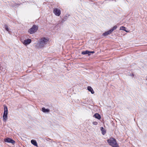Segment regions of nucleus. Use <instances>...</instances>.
<instances>
[{"label":"nucleus","instance_id":"4","mask_svg":"<svg viewBox=\"0 0 147 147\" xmlns=\"http://www.w3.org/2000/svg\"><path fill=\"white\" fill-rule=\"evenodd\" d=\"M38 27L37 26L35 25H33V26L28 30V32L30 34H32L36 32L37 29Z\"/></svg>","mask_w":147,"mask_h":147},{"label":"nucleus","instance_id":"7","mask_svg":"<svg viewBox=\"0 0 147 147\" xmlns=\"http://www.w3.org/2000/svg\"><path fill=\"white\" fill-rule=\"evenodd\" d=\"M31 42V39H28L24 40L23 42V43L25 45H26L30 44Z\"/></svg>","mask_w":147,"mask_h":147},{"label":"nucleus","instance_id":"5","mask_svg":"<svg viewBox=\"0 0 147 147\" xmlns=\"http://www.w3.org/2000/svg\"><path fill=\"white\" fill-rule=\"evenodd\" d=\"M53 13L57 16H59L61 13V10L57 8H55L53 9Z\"/></svg>","mask_w":147,"mask_h":147},{"label":"nucleus","instance_id":"6","mask_svg":"<svg viewBox=\"0 0 147 147\" xmlns=\"http://www.w3.org/2000/svg\"><path fill=\"white\" fill-rule=\"evenodd\" d=\"M4 140V141L6 142L11 143L13 144H14L15 143V141H14L9 138H7L5 139Z\"/></svg>","mask_w":147,"mask_h":147},{"label":"nucleus","instance_id":"1","mask_svg":"<svg viewBox=\"0 0 147 147\" xmlns=\"http://www.w3.org/2000/svg\"><path fill=\"white\" fill-rule=\"evenodd\" d=\"M49 41L47 38H43L40 39L36 45V47L38 48H41L43 47Z\"/></svg>","mask_w":147,"mask_h":147},{"label":"nucleus","instance_id":"3","mask_svg":"<svg viewBox=\"0 0 147 147\" xmlns=\"http://www.w3.org/2000/svg\"><path fill=\"white\" fill-rule=\"evenodd\" d=\"M4 112L3 116V121L5 122L7 119V107L4 105Z\"/></svg>","mask_w":147,"mask_h":147},{"label":"nucleus","instance_id":"12","mask_svg":"<svg viewBox=\"0 0 147 147\" xmlns=\"http://www.w3.org/2000/svg\"><path fill=\"white\" fill-rule=\"evenodd\" d=\"M82 54L83 55L88 54L89 55H90V52L88 51H82Z\"/></svg>","mask_w":147,"mask_h":147},{"label":"nucleus","instance_id":"16","mask_svg":"<svg viewBox=\"0 0 147 147\" xmlns=\"http://www.w3.org/2000/svg\"><path fill=\"white\" fill-rule=\"evenodd\" d=\"M125 27H124V26H121L120 28V30H124V31H125V32H127V31H126L125 29Z\"/></svg>","mask_w":147,"mask_h":147},{"label":"nucleus","instance_id":"15","mask_svg":"<svg viewBox=\"0 0 147 147\" xmlns=\"http://www.w3.org/2000/svg\"><path fill=\"white\" fill-rule=\"evenodd\" d=\"M117 28V26H114L110 30V32H111L114 30L116 29Z\"/></svg>","mask_w":147,"mask_h":147},{"label":"nucleus","instance_id":"14","mask_svg":"<svg viewBox=\"0 0 147 147\" xmlns=\"http://www.w3.org/2000/svg\"><path fill=\"white\" fill-rule=\"evenodd\" d=\"M42 111L44 113L48 112L49 111V110L48 109H46L45 108H42Z\"/></svg>","mask_w":147,"mask_h":147},{"label":"nucleus","instance_id":"2","mask_svg":"<svg viewBox=\"0 0 147 147\" xmlns=\"http://www.w3.org/2000/svg\"><path fill=\"white\" fill-rule=\"evenodd\" d=\"M109 144L113 147H119L115 139L113 138H111L107 140Z\"/></svg>","mask_w":147,"mask_h":147},{"label":"nucleus","instance_id":"13","mask_svg":"<svg viewBox=\"0 0 147 147\" xmlns=\"http://www.w3.org/2000/svg\"><path fill=\"white\" fill-rule=\"evenodd\" d=\"M111 32H110V30H109L105 32L103 34V35L105 36H107V35H108V34H111Z\"/></svg>","mask_w":147,"mask_h":147},{"label":"nucleus","instance_id":"17","mask_svg":"<svg viewBox=\"0 0 147 147\" xmlns=\"http://www.w3.org/2000/svg\"><path fill=\"white\" fill-rule=\"evenodd\" d=\"M4 28L7 31L9 32V28L6 25H5L4 26Z\"/></svg>","mask_w":147,"mask_h":147},{"label":"nucleus","instance_id":"19","mask_svg":"<svg viewBox=\"0 0 147 147\" xmlns=\"http://www.w3.org/2000/svg\"><path fill=\"white\" fill-rule=\"evenodd\" d=\"M90 55L91 53H94V51H90Z\"/></svg>","mask_w":147,"mask_h":147},{"label":"nucleus","instance_id":"18","mask_svg":"<svg viewBox=\"0 0 147 147\" xmlns=\"http://www.w3.org/2000/svg\"><path fill=\"white\" fill-rule=\"evenodd\" d=\"M92 123L94 125H96L98 124V123L97 122L94 121Z\"/></svg>","mask_w":147,"mask_h":147},{"label":"nucleus","instance_id":"11","mask_svg":"<svg viewBox=\"0 0 147 147\" xmlns=\"http://www.w3.org/2000/svg\"><path fill=\"white\" fill-rule=\"evenodd\" d=\"M100 130L101 131V132L103 135H104L106 133V131L105 129L102 127H100Z\"/></svg>","mask_w":147,"mask_h":147},{"label":"nucleus","instance_id":"10","mask_svg":"<svg viewBox=\"0 0 147 147\" xmlns=\"http://www.w3.org/2000/svg\"><path fill=\"white\" fill-rule=\"evenodd\" d=\"M87 89L89 91L91 92L92 94H93L94 93V92L91 87L90 86H88V87Z\"/></svg>","mask_w":147,"mask_h":147},{"label":"nucleus","instance_id":"8","mask_svg":"<svg viewBox=\"0 0 147 147\" xmlns=\"http://www.w3.org/2000/svg\"><path fill=\"white\" fill-rule=\"evenodd\" d=\"M31 143L34 146L37 147L38 146L37 143L35 140H31Z\"/></svg>","mask_w":147,"mask_h":147},{"label":"nucleus","instance_id":"9","mask_svg":"<svg viewBox=\"0 0 147 147\" xmlns=\"http://www.w3.org/2000/svg\"><path fill=\"white\" fill-rule=\"evenodd\" d=\"M93 116L98 119H100L101 118V117L100 115L97 113L95 114Z\"/></svg>","mask_w":147,"mask_h":147}]
</instances>
